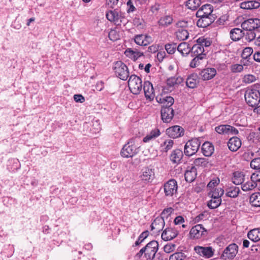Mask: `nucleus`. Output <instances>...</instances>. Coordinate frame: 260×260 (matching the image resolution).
I'll return each mask as SVG.
<instances>
[{
    "label": "nucleus",
    "instance_id": "4be33fe9",
    "mask_svg": "<svg viewBox=\"0 0 260 260\" xmlns=\"http://www.w3.org/2000/svg\"><path fill=\"white\" fill-rule=\"evenodd\" d=\"M228 146L230 150L236 151L241 146V141L240 139L237 137L231 138L228 141Z\"/></svg>",
    "mask_w": 260,
    "mask_h": 260
},
{
    "label": "nucleus",
    "instance_id": "052dcab7",
    "mask_svg": "<svg viewBox=\"0 0 260 260\" xmlns=\"http://www.w3.org/2000/svg\"><path fill=\"white\" fill-rule=\"evenodd\" d=\"M194 58L191 61L190 63V67L191 68H196L200 64V61L204 58L202 57L194 56Z\"/></svg>",
    "mask_w": 260,
    "mask_h": 260
},
{
    "label": "nucleus",
    "instance_id": "9b49d317",
    "mask_svg": "<svg viewBox=\"0 0 260 260\" xmlns=\"http://www.w3.org/2000/svg\"><path fill=\"white\" fill-rule=\"evenodd\" d=\"M177 183L176 180L171 179L165 183L164 185V190L165 196L172 197L177 192Z\"/></svg>",
    "mask_w": 260,
    "mask_h": 260
},
{
    "label": "nucleus",
    "instance_id": "72a5a7b5",
    "mask_svg": "<svg viewBox=\"0 0 260 260\" xmlns=\"http://www.w3.org/2000/svg\"><path fill=\"white\" fill-rule=\"evenodd\" d=\"M247 236L250 240L253 242L258 241L260 240V229H254L250 231Z\"/></svg>",
    "mask_w": 260,
    "mask_h": 260
},
{
    "label": "nucleus",
    "instance_id": "a878e982",
    "mask_svg": "<svg viewBox=\"0 0 260 260\" xmlns=\"http://www.w3.org/2000/svg\"><path fill=\"white\" fill-rule=\"evenodd\" d=\"M154 177V173L152 169L147 167L142 170V173L141 175L142 180L150 182L153 180Z\"/></svg>",
    "mask_w": 260,
    "mask_h": 260
},
{
    "label": "nucleus",
    "instance_id": "423d86ee",
    "mask_svg": "<svg viewBox=\"0 0 260 260\" xmlns=\"http://www.w3.org/2000/svg\"><path fill=\"white\" fill-rule=\"evenodd\" d=\"M138 148L133 144L132 140H131L124 145L121 150L120 154L122 157L128 158L133 157L138 153Z\"/></svg>",
    "mask_w": 260,
    "mask_h": 260
},
{
    "label": "nucleus",
    "instance_id": "4c0bfd02",
    "mask_svg": "<svg viewBox=\"0 0 260 260\" xmlns=\"http://www.w3.org/2000/svg\"><path fill=\"white\" fill-rule=\"evenodd\" d=\"M125 54L127 56L134 60L137 59L139 57L143 55V53L140 52L134 51L131 49H127L125 51Z\"/></svg>",
    "mask_w": 260,
    "mask_h": 260
},
{
    "label": "nucleus",
    "instance_id": "393cba45",
    "mask_svg": "<svg viewBox=\"0 0 260 260\" xmlns=\"http://www.w3.org/2000/svg\"><path fill=\"white\" fill-rule=\"evenodd\" d=\"M216 74V71L214 68H207L200 73L202 79L204 80H208L213 78Z\"/></svg>",
    "mask_w": 260,
    "mask_h": 260
},
{
    "label": "nucleus",
    "instance_id": "c9c22d12",
    "mask_svg": "<svg viewBox=\"0 0 260 260\" xmlns=\"http://www.w3.org/2000/svg\"><path fill=\"white\" fill-rule=\"evenodd\" d=\"M177 50L182 55H187L191 51L190 47L185 42L181 43L179 44Z\"/></svg>",
    "mask_w": 260,
    "mask_h": 260
},
{
    "label": "nucleus",
    "instance_id": "2eb2a0df",
    "mask_svg": "<svg viewBox=\"0 0 260 260\" xmlns=\"http://www.w3.org/2000/svg\"><path fill=\"white\" fill-rule=\"evenodd\" d=\"M199 18L197 22V25L200 27L205 28L212 24L214 21L213 16H197Z\"/></svg>",
    "mask_w": 260,
    "mask_h": 260
},
{
    "label": "nucleus",
    "instance_id": "69168bd1",
    "mask_svg": "<svg viewBox=\"0 0 260 260\" xmlns=\"http://www.w3.org/2000/svg\"><path fill=\"white\" fill-rule=\"evenodd\" d=\"M243 70V66L239 64H235L231 67V71L233 73L241 72Z\"/></svg>",
    "mask_w": 260,
    "mask_h": 260
},
{
    "label": "nucleus",
    "instance_id": "f257e3e1",
    "mask_svg": "<svg viewBox=\"0 0 260 260\" xmlns=\"http://www.w3.org/2000/svg\"><path fill=\"white\" fill-rule=\"evenodd\" d=\"M260 85H254L251 88L247 89L245 93V100L249 106L254 107L260 102Z\"/></svg>",
    "mask_w": 260,
    "mask_h": 260
},
{
    "label": "nucleus",
    "instance_id": "680f3d73",
    "mask_svg": "<svg viewBox=\"0 0 260 260\" xmlns=\"http://www.w3.org/2000/svg\"><path fill=\"white\" fill-rule=\"evenodd\" d=\"M140 0H128L127 2V5L128 7V9L127 10L128 12H134L135 10V8L134 6L133 2H135L136 4L137 5V3L140 4Z\"/></svg>",
    "mask_w": 260,
    "mask_h": 260
},
{
    "label": "nucleus",
    "instance_id": "dca6fc26",
    "mask_svg": "<svg viewBox=\"0 0 260 260\" xmlns=\"http://www.w3.org/2000/svg\"><path fill=\"white\" fill-rule=\"evenodd\" d=\"M143 89L146 98L150 101L153 100L155 94L152 83L149 81L145 82Z\"/></svg>",
    "mask_w": 260,
    "mask_h": 260
},
{
    "label": "nucleus",
    "instance_id": "a19ab883",
    "mask_svg": "<svg viewBox=\"0 0 260 260\" xmlns=\"http://www.w3.org/2000/svg\"><path fill=\"white\" fill-rule=\"evenodd\" d=\"M189 36L187 30L184 28H179L176 31V37L178 40H186Z\"/></svg>",
    "mask_w": 260,
    "mask_h": 260
},
{
    "label": "nucleus",
    "instance_id": "39448f33",
    "mask_svg": "<svg viewBox=\"0 0 260 260\" xmlns=\"http://www.w3.org/2000/svg\"><path fill=\"white\" fill-rule=\"evenodd\" d=\"M113 69L116 76L120 79L126 80L129 77L128 68L122 62L120 61L116 62Z\"/></svg>",
    "mask_w": 260,
    "mask_h": 260
},
{
    "label": "nucleus",
    "instance_id": "b1692460",
    "mask_svg": "<svg viewBox=\"0 0 260 260\" xmlns=\"http://www.w3.org/2000/svg\"><path fill=\"white\" fill-rule=\"evenodd\" d=\"M243 30L239 28H234L231 30L230 32V38L234 41L240 40L244 36Z\"/></svg>",
    "mask_w": 260,
    "mask_h": 260
},
{
    "label": "nucleus",
    "instance_id": "49530a36",
    "mask_svg": "<svg viewBox=\"0 0 260 260\" xmlns=\"http://www.w3.org/2000/svg\"><path fill=\"white\" fill-rule=\"evenodd\" d=\"M208 164V161L206 158H196L194 161L193 164L197 167H206Z\"/></svg>",
    "mask_w": 260,
    "mask_h": 260
},
{
    "label": "nucleus",
    "instance_id": "bb28decb",
    "mask_svg": "<svg viewBox=\"0 0 260 260\" xmlns=\"http://www.w3.org/2000/svg\"><path fill=\"white\" fill-rule=\"evenodd\" d=\"M214 148L212 143L209 142H205L202 146V151L206 156H210L213 153Z\"/></svg>",
    "mask_w": 260,
    "mask_h": 260
},
{
    "label": "nucleus",
    "instance_id": "412c9836",
    "mask_svg": "<svg viewBox=\"0 0 260 260\" xmlns=\"http://www.w3.org/2000/svg\"><path fill=\"white\" fill-rule=\"evenodd\" d=\"M134 40L137 44L141 46H147L152 42V39L150 36L144 35H138L136 36Z\"/></svg>",
    "mask_w": 260,
    "mask_h": 260
},
{
    "label": "nucleus",
    "instance_id": "a18cd8bd",
    "mask_svg": "<svg viewBox=\"0 0 260 260\" xmlns=\"http://www.w3.org/2000/svg\"><path fill=\"white\" fill-rule=\"evenodd\" d=\"M230 125L224 124L216 126L215 128V131L219 134L229 135Z\"/></svg>",
    "mask_w": 260,
    "mask_h": 260
},
{
    "label": "nucleus",
    "instance_id": "f704fd0d",
    "mask_svg": "<svg viewBox=\"0 0 260 260\" xmlns=\"http://www.w3.org/2000/svg\"><path fill=\"white\" fill-rule=\"evenodd\" d=\"M198 83V77L196 74L191 75L187 78L186 81L187 86L190 88L196 87Z\"/></svg>",
    "mask_w": 260,
    "mask_h": 260
},
{
    "label": "nucleus",
    "instance_id": "58836bf2",
    "mask_svg": "<svg viewBox=\"0 0 260 260\" xmlns=\"http://www.w3.org/2000/svg\"><path fill=\"white\" fill-rule=\"evenodd\" d=\"M221 203V198H211V199L208 202L207 206L210 209H215L220 206Z\"/></svg>",
    "mask_w": 260,
    "mask_h": 260
},
{
    "label": "nucleus",
    "instance_id": "79ce46f5",
    "mask_svg": "<svg viewBox=\"0 0 260 260\" xmlns=\"http://www.w3.org/2000/svg\"><path fill=\"white\" fill-rule=\"evenodd\" d=\"M200 0H188L186 3V6L191 10H196L200 5Z\"/></svg>",
    "mask_w": 260,
    "mask_h": 260
},
{
    "label": "nucleus",
    "instance_id": "2f4dec72",
    "mask_svg": "<svg viewBox=\"0 0 260 260\" xmlns=\"http://www.w3.org/2000/svg\"><path fill=\"white\" fill-rule=\"evenodd\" d=\"M174 141L171 139H166L160 145V151L167 152L171 149L174 145Z\"/></svg>",
    "mask_w": 260,
    "mask_h": 260
},
{
    "label": "nucleus",
    "instance_id": "cd10ccee",
    "mask_svg": "<svg viewBox=\"0 0 260 260\" xmlns=\"http://www.w3.org/2000/svg\"><path fill=\"white\" fill-rule=\"evenodd\" d=\"M260 6V3L256 1H249L243 2L241 3L240 7L243 9H257Z\"/></svg>",
    "mask_w": 260,
    "mask_h": 260
},
{
    "label": "nucleus",
    "instance_id": "473e14b6",
    "mask_svg": "<svg viewBox=\"0 0 260 260\" xmlns=\"http://www.w3.org/2000/svg\"><path fill=\"white\" fill-rule=\"evenodd\" d=\"M161 133L158 128L152 129L149 134L143 138V142L147 143L151 140L154 139L159 136Z\"/></svg>",
    "mask_w": 260,
    "mask_h": 260
},
{
    "label": "nucleus",
    "instance_id": "4d7b16f0",
    "mask_svg": "<svg viewBox=\"0 0 260 260\" xmlns=\"http://www.w3.org/2000/svg\"><path fill=\"white\" fill-rule=\"evenodd\" d=\"M257 158L253 159L250 162V167L253 169H260V156Z\"/></svg>",
    "mask_w": 260,
    "mask_h": 260
},
{
    "label": "nucleus",
    "instance_id": "603ef678",
    "mask_svg": "<svg viewBox=\"0 0 260 260\" xmlns=\"http://www.w3.org/2000/svg\"><path fill=\"white\" fill-rule=\"evenodd\" d=\"M224 190L221 188H215V190L210 194H211V198H220L223 194Z\"/></svg>",
    "mask_w": 260,
    "mask_h": 260
},
{
    "label": "nucleus",
    "instance_id": "ea45409f",
    "mask_svg": "<svg viewBox=\"0 0 260 260\" xmlns=\"http://www.w3.org/2000/svg\"><path fill=\"white\" fill-rule=\"evenodd\" d=\"M250 202L255 207H260V192L252 194L250 197Z\"/></svg>",
    "mask_w": 260,
    "mask_h": 260
},
{
    "label": "nucleus",
    "instance_id": "f3484780",
    "mask_svg": "<svg viewBox=\"0 0 260 260\" xmlns=\"http://www.w3.org/2000/svg\"><path fill=\"white\" fill-rule=\"evenodd\" d=\"M156 99L158 103L162 104V107L172 108L174 102L173 98L170 96L160 95L157 96Z\"/></svg>",
    "mask_w": 260,
    "mask_h": 260
},
{
    "label": "nucleus",
    "instance_id": "6e6552de",
    "mask_svg": "<svg viewBox=\"0 0 260 260\" xmlns=\"http://www.w3.org/2000/svg\"><path fill=\"white\" fill-rule=\"evenodd\" d=\"M241 26L243 30L246 31H258L260 28V19H248L244 21Z\"/></svg>",
    "mask_w": 260,
    "mask_h": 260
},
{
    "label": "nucleus",
    "instance_id": "f03ea898",
    "mask_svg": "<svg viewBox=\"0 0 260 260\" xmlns=\"http://www.w3.org/2000/svg\"><path fill=\"white\" fill-rule=\"evenodd\" d=\"M106 16L109 21L114 22L116 25H124L127 22L124 13L116 9L107 11Z\"/></svg>",
    "mask_w": 260,
    "mask_h": 260
},
{
    "label": "nucleus",
    "instance_id": "c85d7f7f",
    "mask_svg": "<svg viewBox=\"0 0 260 260\" xmlns=\"http://www.w3.org/2000/svg\"><path fill=\"white\" fill-rule=\"evenodd\" d=\"M191 51L193 56L202 57L203 58L205 56V54L204 53L205 51L204 48L198 43L192 47Z\"/></svg>",
    "mask_w": 260,
    "mask_h": 260
},
{
    "label": "nucleus",
    "instance_id": "c756f323",
    "mask_svg": "<svg viewBox=\"0 0 260 260\" xmlns=\"http://www.w3.org/2000/svg\"><path fill=\"white\" fill-rule=\"evenodd\" d=\"M245 175L241 172H235L233 173V176L232 178V182L236 185H239L242 184L244 181Z\"/></svg>",
    "mask_w": 260,
    "mask_h": 260
},
{
    "label": "nucleus",
    "instance_id": "e433bc0d",
    "mask_svg": "<svg viewBox=\"0 0 260 260\" xmlns=\"http://www.w3.org/2000/svg\"><path fill=\"white\" fill-rule=\"evenodd\" d=\"M173 18L170 15H167L161 17L158 21V24L161 27H166L170 25L173 22Z\"/></svg>",
    "mask_w": 260,
    "mask_h": 260
},
{
    "label": "nucleus",
    "instance_id": "37998d69",
    "mask_svg": "<svg viewBox=\"0 0 260 260\" xmlns=\"http://www.w3.org/2000/svg\"><path fill=\"white\" fill-rule=\"evenodd\" d=\"M257 184L253 179L247 181L242 185V189L243 191H247L251 190L256 186Z\"/></svg>",
    "mask_w": 260,
    "mask_h": 260
},
{
    "label": "nucleus",
    "instance_id": "3c124183",
    "mask_svg": "<svg viewBox=\"0 0 260 260\" xmlns=\"http://www.w3.org/2000/svg\"><path fill=\"white\" fill-rule=\"evenodd\" d=\"M165 47L167 52L170 54H174L177 48L176 44L175 43H168L165 45Z\"/></svg>",
    "mask_w": 260,
    "mask_h": 260
},
{
    "label": "nucleus",
    "instance_id": "a211bd4d",
    "mask_svg": "<svg viewBox=\"0 0 260 260\" xmlns=\"http://www.w3.org/2000/svg\"><path fill=\"white\" fill-rule=\"evenodd\" d=\"M194 250L200 255L205 256L207 258H210L213 255V251L211 247L197 246L194 247Z\"/></svg>",
    "mask_w": 260,
    "mask_h": 260
},
{
    "label": "nucleus",
    "instance_id": "774afa93",
    "mask_svg": "<svg viewBox=\"0 0 260 260\" xmlns=\"http://www.w3.org/2000/svg\"><path fill=\"white\" fill-rule=\"evenodd\" d=\"M74 100L76 102L82 103L85 102L84 97L81 94H75L74 95Z\"/></svg>",
    "mask_w": 260,
    "mask_h": 260
},
{
    "label": "nucleus",
    "instance_id": "0eeeda50",
    "mask_svg": "<svg viewBox=\"0 0 260 260\" xmlns=\"http://www.w3.org/2000/svg\"><path fill=\"white\" fill-rule=\"evenodd\" d=\"M143 248L144 250H145V257L146 259L147 260H152L158 250V244L156 241L153 240L149 242Z\"/></svg>",
    "mask_w": 260,
    "mask_h": 260
},
{
    "label": "nucleus",
    "instance_id": "4468645a",
    "mask_svg": "<svg viewBox=\"0 0 260 260\" xmlns=\"http://www.w3.org/2000/svg\"><path fill=\"white\" fill-rule=\"evenodd\" d=\"M178 231L174 228H168L161 234V238L165 241H169L178 235Z\"/></svg>",
    "mask_w": 260,
    "mask_h": 260
},
{
    "label": "nucleus",
    "instance_id": "ddd939ff",
    "mask_svg": "<svg viewBox=\"0 0 260 260\" xmlns=\"http://www.w3.org/2000/svg\"><path fill=\"white\" fill-rule=\"evenodd\" d=\"M161 116L164 122L168 123L170 122L174 116V110L172 108L162 107Z\"/></svg>",
    "mask_w": 260,
    "mask_h": 260
},
{
    "label": "nucleus",
    "instance_id": "09e8293b",
    "mask_svg": "<svg viewBox=\"0 0 260 260\" xmlns=\"http://www.w3.org/2000/svg\"><path fill=\"white\" fill-rule=\"evenodd\" d=\"M257 79V77L252 74L245 75L242 79L243 82L246 84H250L255 82Z\"/></svg>",
    "mask_w": 260,
    "mask_h": 260
},
{
    "label": "nucleus",
    "instance_id": "bf43d9fd",
    "mask_svg": "<svg viewBox=\"0 0 260 260\" xmlns=\"http://www.w3.org/2000/svg\"><path fill=\"white\" fill-rule=\"evenodd\" d=\"M149 235V232L145 231L143 232L139 237L137 241L135 242V245L138 246L141 244L145 239H146Z\"/></svg>",
    "mask_w": 260,
    "mask_h": 260
},
{
    "label": "nucleus",
    "instance_id": "1a4fd4ad",
    "mask_svg": "<svg viewBox=\"0 0 260 260\" xmlns=\"http://www.w3.org/2000/svg\"><path fill=\"white\" fill-rule=\"evenodd\" d=\"M238 251V246L235 243L230 244L223 251L221 258L224 260L234 258Z\"/></svg>",
    "mask_w": 260,
    "mask_h": 260
},
{
    "label": "nucleus",
    "instance_id": "de8ad7c7",
    "mask_svg": "<svg viewBox=\"0 0 260 260\" xmlns=\"http://www.w3.org/2000/svg\"><path fill=\"white\" fill-rule=\"evenodd\" d=\"M186 255L183 252H175L171 255L169 260H185Z\"/></svg>",
    "mask_w": 260,
    "mask_h": 260
},
{
    "label": "nucleus",
    "instance_id": "0e129e2a",
    "mask_svg": "<svg viewBox=\"0 0 260 260\" xmlns=\"http://www.w3.org/2000/svg\"><path fill=\"white\" fill-rule=\"evenodd\" d=\"M109 38L111 40L115 41L119 39V35L116 30L112 29L109 32Z\"/></svg>",
    "mask_w": 260,
    "mask_h": 260
},
{
    "label": "nucleus",
    "instance_id": "5701e85b",
    "mask_svg": "<svg viewBox=\"0 0 260 260\" xmlns=\"http://www.w3.org/2000/svg\"><path fill=\"white\" fill-rule=\"evenodd\" d=\"M165 224V221L162 218L157 217L151 223V229L152 231L155 230V233H158L162 230Z\"/></svg>",
    "mask_w": 260,
    "mask_h": 260
},
{
    "label": "nucleus",
    "instance_id": "864d4df0",
    "mask_svg": "<svg viewBox=\"0 0 260 260\" xmlns=\"http://www.w3.org/2000/svg\"><path fill=\"white\" fill-rule=\"evenodd\" d=\"M257 31L255 30L247 31L246 33L244 35L245 39L249 42L253 41L256 37V32Z\"/></svg>",
    "mask_w": 260,
    "mask_h": 260
},
{
    "label": "nucleus",
    "instance_id": "c03bdc74",
    "mask_svg": "<svg viewBox=\"0 0 260 260\" xmlns=\"http://www.w3.org/2000/svg\"><path fill=\"white\" fill-rule=\"evenodd\" d=\"M182 82V78L181 77H172L168 79L167 84L169 87H173L175 85H178Z\"/></svg>",
    "mask_w": 260,
    "mask_h": 260
},
{
    "label": "nucleus",
    "instance_id": "5fc2aeb1",
    "mask_svg": "<svg viewBox=\"0 0 260 260\" xmlns=\"http://www.w3.org/2000/svg\"><path fill=\"white\" fill-rule=\"evenodd\" d=\"M253 49L251 47H246L243 50L241 57L243 59H247L252 53Z\"/></svg>",
    "mask_w": 260,
    "mask_h": 260
},
{
    "label": "nucleus",
    "instance_id": "20e7f679",
    "mask_svg": "<svg viewBox=\"0 0 260 260\" xmlns=\"http://www.w3.org/2000/svg\"><path fill=\"white\" fill-rule=\"evenodd\" d=\"M142 82L141 79L135 75H132L129 77L128 81V87L133 94H139L142 90Z\"/></svg>",
    "mask_w": 260,
    "mask_h": 260
},
{
    "label": "nucleus",
    "instance_id": "6e6d98bb",
    "mask_svg": "<svg viewBox=\"0 0 260 260\" xmlns=\"http://www.w3.org/2000/svg\"><path fill=\"white\" fill-rule=\"evenodd\" d=\"M174 209L172 208H168L164 210L161 214V217L165 221V219H167L169 216L173 212Z\"/></svg>",
    "mask_w": 260,
    "mask_h": 260
},
{
    "label": "nucleus",
    "instance_id": "f8f14e48",
    "mask_svg": "<svg viewBox=\"0 0 260 260\" xmlns=\"http://www.w3.org/2000/svg\"><path fill=\"white\" fill-rule=\"evenodd\" d=\"M166 134L170 138H177L184 135V129L179 125H174L167 128Z\"/></svg>",
    "mask_w": 260,
    "mask_h": 260
},
{
    "label": "nucleus",
    "instance_id": "7ed1b4c3",
    "mask_svg": "<svg viewBox=\"0 0 260 260\" xmlns=\"http://www.w3.org/2000/svg\"><path fill=\"white\" fill-rule=\"evenodd\" d=\"M201 141L198 138L188 141L184 146V152L185 155L191 156L196 154L201 145Z\"/></svg>",
    "mask_w": 260,
    "mask_h": 260
},
{
    "label": "nucleus",
    "instance_id": "338daca9",
    "mask_svg": "<svg viewBox=\"0 0 260 260\" xmlns=\"http://www.w3.org/2000/svg\"><path fill=\"white\" fill-rule=\"evenodd\" d=\"M220 180L218 178H214L211 180L207 185V187L209 188H213L219 183Z\"/></svg>",
    "mask_w": 260,
    "mask_h": 260
},
{
    "label": "nucleus",
    "instance_id": "e2e57ef3",
    "mask_svg": "<svg viewBox=\"0 0 260 260\" xmlns=\"http://www.w3.org/2000/svg\"><path fill=\"white\" fill-rule=\"evenodd\" d=\"M240 192V189L238 187H235L233 189L229 191L226 193V196L231 198L237 197Z\"/></svg>",
    "mask_w": 260,
    "mask_h": 260
},
{
    "label": "nucleus",
    "instance_id": "aec40b11",
    "mask_svg": "<svg viewBox=\"0 0 260 260\" xmlns=\"http://www.w3.org/2000/svg\"><path fill=\"white\" fill-rule=\"evenodd\" d=\"M213 7L210 4L203 6L196 13L197 16H213Z\"/></svg>",
    "mask_w": 260,
    "mask_h": 260
},
{
    "label": "nucleus",
    "instance_id": "6ab92c4d",
    "mask_svg": "<svg viewBox=\"0 0 260 260\" xmlns=\"http://www.w3.org/2000/svg\"><path fill=\"white\" fill-rule=\"evenodd\" d=\"M197 175V169L194 166L188 167L184 173L185 180L188 182H193Z\"/></svg>",
    "mask_w": 260,
    "mask_h": 260
},
{
    "label": "nucleus",
    "instance_id": "7c9ffc66",
    "mask_svg": "<svg viewBox=\"0 0 260 260\" xmlns=\"http://www.w3.org/2000/svg\"><path fill=\"white\" fill-rule=\"evenodd\" d=\"M182 151L180 149H176L172 152L170 156V159L173 163H178L182 159Z\"/></svg>",
    "mask_w": 260,
    "mask_h": 260
},
{
    "label": "nucleus",
    "instance_id": "8fccbe9b",
    "mask_svg": "<svg viewBox=\"0 0 260 260\" xmlns=\"http://www.w3.org/2000/svg\"><path fill=\"white\" fill-rule=\"evenodd\" d=\"M197 43L199 45H201V46L209 47L211 45V42L207 38L204 37H200L197 40Z\"/></svg>",
    "mask_w": 260,
    "mask_h": 260
},
{
    "label": "nucleus",
    "instance_id": "13d9d810",
    "mask_svg": "<svg viewBox=\"0 0 260 260\" xmlns=\"http://www.w3.org/2000/svg\"><path fill=\"white\" fill-rule=\"evenodd\" d=\"M176 247V245L175 244L171 243H168L164 247V250L167 253H171L174 251Z\"/></svg>",
    "mask_w": 260,
    "mask_h": 260
},
{
    "label": "nucleus",
    "instance_id": "9d476101",
    "mask_svg": "<svg viewBox=\"0 0 260 260\" xmlns=\"http://www.w3.org/2000/svg\"><path fill=\"white\" fill-rule=\"evenodd\" d=\"M207 230L202 224H199L193 226L190 230L189 237L191 239H200L206 235Z\"/></svg>",
    "mask_w": 260,
    "mask_h": 260
}]
</instances>
